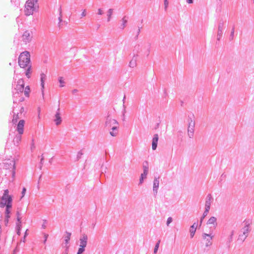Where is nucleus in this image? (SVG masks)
I'll list each match as a JSON object with an SVG mask.
<instances>
[{"instance_id": "f3484780", "label": "nucleus", "mask_w": 254, "mask_h": 254, "mask_svg": "<svg viewBox=\"0 0 254 254\" xmlns=\"http://www.w3.org/2000/svg\"><path fill=\"white\" fill-rule=\"evenodd\" d=\"M28 68L26 71L25 75L27 76L28 78H30L31 77V74L32 73L31 70V65H29V66H27Z\"/></svg>"}, {"instance_id": "cd10ccee", "label": "nucleus", "mask_w": 254, "mask_h": 254, "mask_svg": "<svg viewBox=\"0 0 254 254\" xmlns=\"http://www.w3.org/2000/svg\"><path fill=\"white\" fill-rule=\"evenodd\" d=\"M46 76L44 73L41 74V82H44L46 79Z\"/></svg>"}, {"instance_id": "473e14b6", "label": "nucleus", "mask_w": 254, "mask_h": 254, "mask_svg": "<svg viewBox=\"0 0 254 254\" xmlns=\"http://www.w3.org/2000/svg\"><path fill=\"white\" fill-rule=\"evenodd\" d=\"M117 132H118L117 131H115V130H112V131H111L110 133L112 136H115L117 135Z\"/></svg>"}, {"instance_id": "9b49d317", "label": "nucleus", "mask_w": 254, "mask_h": 254, "mask_svg": "<svg viewBox=\"0 0 254 254\" xmlns=\"http://www.w3.org/2000/svg\"><path fill=\"white\" fill-rule=\"evenodd\" d=\"M249 231V225H247L244 228V231H243V235H240L239 239L242 240L244 241L246 237H247V234Z\"/></svg>"}, {"instance_id": "7ed1b4c3", "label": "nucleus", "mask_w": 254, "mask_h": 254, "mask_svg": "<svg viewBox=\"0 0 254 254\" xmlns=\"http://www.w3.org/2000/svg\"><path fill=\"white\" fill-rule=\"evenodd\" d=\"M9 191L8 190H5L4 191V193L1 197L0 206L4 207L8 205H12V199L10 195L8 194Z\"/></svg>"}, {"instance_id": "a211bd4d", "label": "nucleus", "mask_w": 254, "mask_h": 254, "mask_svg": "<svg viewBox=\"0 0 254 254\" xmlns=\"http://www.w3.org/2000/svg\"><path fill=\"white\" fill-rule=\"evenodd\" d=\"M208 224H213V225H216V218L215 217H211L210 218V219L208 220Z\"/></svg>"}, {"instance_id": "6ab92c4d", "label": "nucleus", "mask_w": 254, "mask_h": 254, "mask_svg": "<svg viewBox=\"0 0 254 254\" xmlns=\"http://www.w3.org/2000/svg\"><path fill=\"white\" fill-rule=\"evenodd\" d=\"M146 165H143V173L142 174L144 176V178L146 177L148 171V168L147 166V162H146Z\"/></svg>"}, {"instance_id": "a19ab883", "label": "nucleus", "mask_w": 254, "mask_h": 254, "mask_svg": "<svg viewBox=\"0 0 254 254\" xmlns=\"http://www.w3.org/2000/svg\"><path fill=\"white\" fill-rule=\"evenodd\" d=\"M168 0H165L164 1V4H165V8H167L168 5Z\"/></svg>"}, {"instance_id": "f03ea898", "label": "nucleus", "mask_w": 254, "mask_h": 254, "mask_svg": "<svg viewBox=\"0 0 254 254\" xmlns=\"http://www.w3.org/2000/svg\"><path fill=\"white\" fill-rule=\"evenodd\" d=\"M19 65L23 68L30 64V55L28 52L25 51L20 54L18 59Z\"/></svg>"}, {"instance_id": "ea45409f", "label": "nucleus", "mask_w": 254, "mask_h": 254, "mask_svg": "<svg viewBox=\"0 0 254 254\" xmlns=\"http://www.w3.org/2000/svg\"><path fill=\"white\" fill-rule=\"evenodd\" d=\"M41 84L42 86V92L43 94H44V82H41Z\"/></svg>"}, {"instance_id": "39448f33", "label": "nucleus", "mask_w": 254, "mask_h": 254, "mask_svg": "<svg viewBox=\"0 0 254 254\" xmlns=\"http://www.w3.org/2000/svg\"><path fill=\"white\" fill-rule=\"evenodd\" d=\"M32 32L29 30H25L21 36V41L26 45L32 40Z\"/></svg>"}, {"instance_id": "2eb2a0df", "label": "nucleus", "mask_w": 254, "mask_h": 254, "mask_svg": "<svg viewBox=\"0 0 254 254\" xmlns=\"http://www.w3.org/2000/svg\"><path fill=\"white\" fill-rule=\"evenodd\" d=\"M197 227V224L194 223L190 227V236L191 238H192L195 234L196 229Z\"/></svg>"}, {"instance_id": "c03bdc74", "label": "nucleus", "mask_w": 254, "mask_h": 254, "mask_svg": "<svg viewBox=\"0 0 254 254\" xmlns=\"http://www.w3.org/2000/svg\"><path fill=\"white\" fill-rule=\"evenodd\" d=\"M187 2H188L189 3H192V2H193V0H187Z\"/></svg>"}, {"instance_id": "c756f323", "label": "nucleus", "mask_w": 254, "mask_h": 254, "mask_svg": "<svg viewBox=\"0 0 254 254\" xmlns=\"http://www.w3.org/2000/svg\"><path fill=\"white\" fill-rule=\"evenodd\" d=\"M84 251V248L80 247V248L78 249L77 254H81Z\"/></svg>"}, {"instance_id": "ddd939ff", "label": "nucleus", "mask_w": 254, "mask_h": 254, "mask_svg": "<svg viewBox=\"0 0 254 254\" xmlns=\"http://www.w3.org/2000/svg\"><path fill=\"white\" fill-rule=\"evenodd\" d=\"M87 239V235H83L82 237L80 239V247L85 248L86 246Z\"/></svg>"}, {"instance_id": "7c9ffc66", "label": "nucleus", "mask_w": 254, "mask_h": 254, "mask_svg": "<svg viewBox=\"0 0 254 254\" xmlns=\"http://www.w3.org/2000/svg\"><path fill=\"white\" fill-rule=\"evenodd\" d=\"M87 12L85 9L82 10V13L81 14L80 18H82L83 17H85L86 15Z\"/></svg>"}, {"instance_id": "37998d69", "label": "nucleus", "mask_w": 254, "mask_h": 254, "mask_svg": "<svg viewBox=\"0 0 254 254\" xmlns=\"http://www.w3.org/2000/svg\"><path fill=\"white\" fill-rule=\"evenodd\" d=\"M190 127L193 128L194 123L191 122V123H190Z\"/></svg>"}, {"instance_id": "412c9836", "label": "nucleus", "mask_w": 254, "mask_h": 254, "mask_svg": "<svg viewBox=\"0 0 254 254\" xmlns=\"http://www.w3.org/2000/svg\"><path fill=\"white\" fill-rule=\"evenodd\" d=\"M59 81L60 83V86L61 87H63L64 86V79L63 78V77H60L59 78Z\"/></svg>"}, {"instance_id": "f8f14e48", "label": "nucleus", "mask_w": 254, "mask_h": 254, "mask_svg": "<svg viewBox=\"0 0 254 254\" xmlns=\"http://www.w3.org/2000/svg\"><path fill=\"white\" fill-rule=\"evenodd\" d=\"M158 138V135L157 134L154 135L152 142V148L153 150H155L156 149Z\"/></svg>"}, {"instance_id": "4c0bfd02", "label": "nucleus", "mask_w": 254, "mask_h": 254, "mask_svg": "<svg viewBox=\"0 0 254 254\" xmlns=\"http://www.w3.org/2000/svg\"><path fill=\"white\" fill-rule=\"evenodd\" d=\"M207 215V213H205V211H204L203 215L201 218L200 222L201 223L202 220L204 219V218Z\"/></svg>"}, {"instance_id": "09e8293b", "label": "nucleus", "mask_w": 254, "mask_h": 254, "mask_svg": "<svg viewBox=\"0 0 254 254\" xmlns=\"http://www.w3.org/2000/svg\"><path fill=\"white\" fill-rule=\"evenodd\" d=\"M74 91V92H76V90H74V91Z\"/></svg>"}, {"instance_id": "4468645a", "label": "nucleus", "mask_w": 254, "mask_h": 254, "mask_svg": "<svg viewBox=\"0 0 254 254\" xmlns=\"http://www.w3.org/2000/svg\"><path fill=\"white\" fill-rule=\"evenodd\" d=\"M59 110H60V109H59L58 112L55 115L56 119L55 120V122H56V124L57 125H59L61 124V123L62 122V119H61V117L60 116V113L59 112Z\"/></svg>"}, {"instance_id": "20e7f679", "label": "nucleus", "mask_w": 254, "mask_h": 254, "mask_svg": "<svg viewBox=\"0 0 254 254\" xmlns=\"http://www.w3.org/2000/svg\"><path fill=\"white\" fill-rule=\"evenodd\" d=\"M2 169L4 170H9L12 173L13 177L14 176V162L13 159L4 160L2 163Z\"/></svg>"}, {"instance_id": "6e6552de", "label": "nucleus", "mask_w": 254, "mask_h": 254, "mask_svg": "<svg viewBox=\"0 0 254 254\" xmlns=\"http://www.w3.org/2000/svg\"><path fill=\"white\" fill-rule=\"evenodd\" d=\"M213 236L211 234H203L202 235L203 244L206 247L212 245V240Z\"/></svg>"}, {"instance_id": "f257e3e1", "label": "nucleus", "mask_w": 254, "mask_h": 254, "mask_svg": "<svg viewBox=\"0 0 254 254\" xmlns=\"http://www.w3.org/2000/svg\"><path fill=\"white\" fill-rule=\"evenodd\" d=\"M25 83L23 79H19L17 82L15 90L16 91L17 93H21L24 92V95L26 97H29L30 93V88L29 86H26L25 87Z\"/></svg>"}, {"instance_id": "e433bc0d", "label": "nucleus", "mask_w": 254, "mask_h": 254, "mask_svg": "<svg viewBox=\"0 0 254 254\" xmlns=\"http://www.w3.org/2000/svg\"><path fill=\"white\" fill-rule=\"evenodd\" d=\"M26 189L25 188H23V189H22V197H23L25 194V192H26Z\"/></svg>"}, {"instance_id": "de8ad7c7", "label": "nucleus", "mask_w": 254, "mask_h": 254, "mask_svg": "<svg viewBox=\"0 0 254 254\" xmlns=\"http://www.w3.org/2000/svg\"><path fill=\"white\" fill-rule=\"evenodd\" d=\"M74 91V92H76V90H74V91Z\"/></svg>"}, {"instance_id": "c9c22d12", "label": "nucleus", "mask_w": 254, "mask_h": 254, "mask_svg": "<svg viewBox=\"0 0 254 254\" xmlns=\"http://www.w3.org/2000/svg\"><path fill=\"white\" fill-rule=\"evenodd\" d=\"M144 176L142 174L141 175V177H140V180H139V182L140 184L142 183L143 182V179H144Z\"/></svg>"}, {"instance_id": "dca6fc26", "label": "nucleus", "mask_w": 254, "mask_h": 254, "mask_svg": "<svg viewBox=\"0 0 254 254\" xmlns=\"http://www.w3.org/2000/svg\"><path fill=\"white\" fill-rule=\"evenodd\" d=\"M159 180L157 179H155L154 181L153 184V190L155 193L157 192V189L159 187Z\"/></svg>"}, {"instance_id": "bb28decb", "label": "nucleus", "mask_w": 254, "mask_h": 254, "mask_svg": "<svg viewBox=\"0 0 254 254\" xmlns=\"http://www.w3.org/2000/svg\"><path fill=\"white\" fill-rule=\"evenodd\" d=\"M160 243V240H159L158 241V242L157 243V244H156L155 248H154V253H156L157 252V251H158Z\"/></svg>"}, {"instance_id": "58836bf2", "label": "nucleus", "mask_w": 254, "mask_h": 254, "mask_svg": "<svg viewBox=\"0 0 254 254\" xmlns=\"http://www.w3.org/2000/svg\"><path fill=\"white\" fill-rule=\"evenodd\" d=\"M103 11L102 9H101L100 8L98 9V14L99 15H102V14H103Z\"/></svg>"}, {"instance_id": "393cba45", "label": "nucleus", "mask_w": 254, "mask_h": 254, "mask_svg": "<svg viewBox=\"0 0 254 254\" xmlns=\"http://www.w3.org/2000/svg\"><path fill=\"white\" fill-rule=\"evenodd\" d=\"M208 197V200L205 202V206L210 207L211 197L209 196Z\"/></svg>"}, {"instance_id": "5701e85b", "label": "nucleus", "mask_w": 254, "mask_h": 254, "mask_svg": "<svg viewBox=\"0 0 254 254\" xmlns=\"http://www.w3.org/2000/svg\"><path fill=\"white\" fill-rule=\"evenodd\" d=\"M113 10L112 9H109L108 11V20L110 21L113 14Z\"/></svg>"}, {"instance_id": "0eeeda50", "label": "nucleus", "mask_w": 254, "mask_h": 254, "mask_svg": "<svg viewBox=\"0 0 254 254\" xmlns=\"http://www.w3.org/2000/svg\"><path fill=\"white\" fill-rule=\"evenodd\" d=\"M34 10V3L32 2L31 0H28L27 1L26 5H25V13L26 15L29 16L32 15L33 13V11Z\"/></svg>"}, {"instance_id": "a18cd8bd", "label": "nucleus", "mask_w": 254, "mask_h": 254, "mask_svg": "<svg viewBox=\"0 0 254 254\" xmlns=\"http://www.w3.org/2000/svg\"><path fill=\"white\" fill-rule=\"evenodd\" d=\"M34 1H35V2H36L37 1V0H33Z\"/></svg>"}, {"instance_id": "79ce46f5", "label": "nucleus", "mask_w": 254, "mask_h": 254, "mask_svg": "<svg viewBox=\"0 0 254 254\" xmlns=\"http://www.w3.org/2000/svg\"><path fill=\"white\" fill-rule=\"evenodd\" d=\"M210 207L205 206V213H208V212L210 209Z\"/></svg>"}, {"instance_id": "b1692460", "label": "nucleus", "mask_w": 254, "mask_h": 254, "mask_svg": "<svg viewBox=\"0 0 254 254\" xmlns=\"http://www.w3.org/2000/svg\"><path fill=\"white\" fill-rule=\"evenodd\" d=\"M193 128L190 127V124L189 125V129H188V133L190 136H192L193 135Z\"/></svg>"}, {"instance_id": "aec40b11", "label": "nucleus", "mask_w": 254, "mask_h": 254, "mask_svg": "<svg viewBox=\"0 0 254 254\" xmlns=\"http://www.w3.org/2000/svg\"><path fill=\"white\" fill-rule=\"evenodd\" d=\"M70 236H71L70 233H68V232L66 233L65 236V239H64V241H65L66 244H67L68 243V242L70 239Z\"/></svg>"}, {"instance_id": "49530a36", "label": "nucleus", "mask_w": 254, "mask_h": 254, "mask_svg": "<svg viewBox=\"0 0 254 254\" xmlns=\"http://www.w3.org/2000/svg\"><path fill=\"white\" fill-rule=\"evenodd\" d=\"M20 139H21V137L20 136V137H19V141H20Z\"/></svg>"}, {"instance_id": "2f4dec72", "label": "nucleus", "mask_w": 254, "mask_h": 254, "mask_svg": "<svg viewBox=\"0 0 254 254\" xmlns=\"http://www.w3.org/2000/svg\"><path fill=\"white\" fill-rule=\"evenodd\" d=\"M122 20H123V28H124L125 27L126 24V23H127V19H126V16H125V17L123 18V19H122Z\"/></svg>"}, {"instance_id": "f704fd0d", "label": "nucleus", "mask_w": 254, "mask_h": 254, "mask_svg": "<svg viewBox=\"0 0 254 254\" xmlns=\"http://www.w3.org/2000/svg\"><path fill=\"white\" fill-rule=\"evenodd\" d=\"M172 221V218L171 217H169L167 221V225H169Z\"/></svg>"}, {"instance_id": "a878e982", "label": "nucleus", "mask_w": 254, "mask_h": 254, "mask_svg": "<svg viewBox=\"0 0 254 254\" xmlns=\"http://www.w3.org/2000/svg\"><path fill=\"white\" fill-rule=\"evenodd\" d=\"M19 119V117L18 116V115H16L13 116V119H12V122L15 123H16L18 121V120Z\"/></svg>"}, {"instance_id": "9d476101", "label": "nucleus", "mask_w": 254, "mask_h": 254, "mask_svg": "<svg viewBox=\"0 0 254 254\" xmlns=\"http://www.w3.org/2000/svg\"><path fill=\"white\" fill-rule=\"evenodd\" d=\"M12 207V205H8L6 206L5 214V221L7 224L8 222V219L10 218V213L11 212V208Z\"/></svg>"}, {"instance_id": "4be33fe9", "label": "nucleus", "mask_w": 254, "mask_h": 254, "mask_svg": "<svg viewBox=\"0 0 254 254\" xmlns=\"http://www.w3.org/2000/svg\"><path fill=\"white\" fill-rule=\"evenodd\" d=\"M136 65V61L135 60H132L129 63V66L130 67H134Z\"/></svg>"}, {"instance_id": "72a5a7b5", "label": "nucleus", "mask_w": 254, "mask_h": 254, "mask_svg": "<svg viewBox=\"0 0 254 254\" xmlns=\"http://www.w3.org/2000/svg\"><path fill=\"white\" fill-rule=\"evenodd\" d=\"M17 220L18 221L17 224H19V222H21V221H20V213L19 212H17Z\"/></svg>"}, {"instance_id": "1a4fd4ad", "label": "nucleus", "mask_w": 254, "mask_h": 254, "mask_svg": "<svg viewBox=\"0 0 254 254\" xmlns=\"http://www.w3.org/2000/svg\"><path fill=\"white\" fill-rule=\"evenodd\" d=\"M24 123L25 121L23 120H20L18 123L17 130L20 134H22L23 133Z\"/></svg>"}, {"instance_id": "423d86ee", "label": "nucleus", "mask_w": 254, "mask_h": 254, "mask_svg": "<svg viewBox=\"0 0 254 254\" xmlns=\"http://www.w3.org/2000/svg\"><path fill=\"white\" fill-rule=\"evenodd\" d=\"M106 127L108 128H111L112 130H116L119 127V124L118 122L114 119L110 117L109 116L107 117L106 123H105Z\"/></svg>"}, {"instance_id": "c85d7f7f", "label": "nucleus", "mask_w": 254, "mask_h": 254, "mask_svg": "<svg viewBox=\"0 0 254 254\" xmlns=\"http://www.w3.org/2000/svg\"><path fill=\"white\" fill-rule=\"evenodd\" d=\"M21 222H19V224H17V234L19 235H20V230L21 226Z\"/></svg>"}]
</instances>
